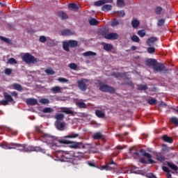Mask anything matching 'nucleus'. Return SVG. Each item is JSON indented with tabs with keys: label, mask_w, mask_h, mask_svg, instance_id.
Instances as JSON below:
<instances>
[{
	"label": "nucleus",
	"mask_w": 178,
	"mask_h": 178,
	"mask_svg": "<svg viewBox=\"0 0 178 178\" xmlns=\"http://www.w3.org/2000/svg\"><path fill=\"white\" fill-rule=\"evenodd\" d=\"M52 140V144L58 147V144H70V148H74V149H81L84 148V145L81 142H73L66 139H58L57 138H51Z\"/></svg>",
	"instance_id": "obj_1"
},
{
	"label": "nucleus",
	"mask_w": 178,
	"mask_h": 178,
	"mask_svg": "<svg viewBox=\"0 0 178 178\" xmlns=\"http://www.w3.org/2000/svg\"><path fill=\"white\" fill-rule=\"evenodd\" d=\"M79 45L77 40H65L63 42V49L66 52H70V48H76Z\"/></svg>",
	"instance_id": "obj_2"
},
{
	"label": "nucleus",
	"mask_w": 178,
	"mask_h": 178,
	"mask_svg": "<svg viewBox=\"0 0 178 178\" xmlns=\"http://www.w3.org/2000/svg\"><path fill=\"white\" fill-rule=\"evenodd\" d=\"M22 60L23 62H25V63H27L28 65H31L34 63H38V62H40V59L34 57V56L31 55L30 53H26L22 56Z\"/></svg>",
	"instance_id": "obj_3"
},
{
	"label": "nucleus",
	"mask_w": 178,
	"mask_h": 178,
	"mask_svg": "<svg viewBox=\"0 0 178 178\" xmlns=\"http://www.w3.org/2000/svg\"><path fill=\"white\" fill-rule=\"evenodd\" d=\"M42 152V154H45L47 152V150L45 149H42L40 146L34 147L33 145L27 146L26 145L25 147V152Z\"/></svg>",
	"instance_id": "obj_4"
},
{
	"label": "nucleus",
	"mask_w": 178,
	"mask_h": 178,
	"mask_svg": "<svg viewBox=\"0 0 178 178\" xmlns=\"http://www.w3.org/2000/svg\"><path fill=\"white\" fill-rule=\"evenodd\" d=\"M99 90L102 92H109V94H115V88L104 83L99 84Z\"/></svg>",
	"instance_id": "obj_5"
},
{
	"label": "nucleus",
	"mask_w": 178,
	"mask_h": 178,
	"mask_svg": "<svg viewBox=\"0 0 178 178\" xmlns=\"http://www.w3.org/2000/svg\"><path fill=\"white\" fill-rule=\"evenodd\" d=\"M153 70L154 72H160V73H168L169 72V69L165 67V65L163 63H156L154 67H153Z\"/></svg>",
	"instance_id": "obj_6"
},
{
	"label": "nucleus",
	"mask_w": 178,
	"mask_h": 178,
	"mask_svg": "<svg viewBox=\"0 0 178 178\" xmlns=\"http://www.w3.org/2000/svg\"><path fill=\"white\" fill-rule=\"evenodd\" d=\"M140 154H142V155L143 156H146V158H147V161H148L149 163H150V164L156 163V162L152 159V155H151V154L147 153V152L143 149H140Z\"/></svg>",
	"instance_id": "obj_7"
},
{
	"label": "nucleus",
	"mask_w": 178,
	"mask_h": 178,
	"mask_svg": "<svg viewBox=\"0 0 178 178\" xmlns=\"http://www.w3.org/2000/svg\"><path fill=\"white\" fill-rule=\"evenodd\" d=\"M87 79H83L77 81L78 87L81 91H86L87 90Z\"/></svg>",
	"instance_id": "obj_8"
},
{
	"label": "nucleus",
	"mask_w": 178,
	"mask_h": 178,
	"mask_svg": "<svg viewBox=\"0 0 178 178\" xmlns=\"http://www.w3.org/2000/svg\"><path fill=\"white\" fill-rule=\"evenodd\" d=\"M103 35L106 40H118L119 38V34L116 33H111L107 35L103 33Z\"/></svg>",
	"instance_id": "obj_9"
},
{
	"label": "nucleus",
	"mask_w": 178,
	"mask_h": 178,
	"mask_svg": "<svg viewBox=\"0 0 178 178\" xmlns=\"http://www.w3.org/2000/svg\"><path fill=\"white\" fill-rule=\"evenodd\" d=\"M60 111L63 112V113H66V115H72V116H74V111L72 110V108L62 107L60 108Z\"/></svg>",
	"instance_id": "obj_10"
},
{
	"label": "nucleus",
	"mask_w": 178,
	"mask_h": 178,
	"mask_svg": "<svg viewBox=\"0 0 178 178\" xmlns=\"http://www.w3.org/2000/svg\"><path fill=\"white\" fill-rule=\"evenodd\" d=\"M156 41H158L157 37H151L147 39L146 44L148 47H152L155 45V42H156Z\"/></svg>",
	"instance_id": "obj_11"
},
{
	"label": "nucleus",
	"mask_w": 178,
	"mask_h": 178,
	"mask_svg": "<svg viewBox=\"0 0 178 178\" xmlns=\"http://www.w3.org/2000/svg\"><path fill=\"white\" fill-rule=\"evenodd\" d=\"M111 76L113 77H115V79H118V80H120L121 79H123L124 77H126V73L122 72H113L111 74Z\"/></svg>",
	"instance_id": "obj_12"
},
{
	"label": "nucleus",
	"mask_w": 178,
	"mask_h": 178,
	"mask_svg": "<svg viewBox=\"0 0 178 178\" xmlns=\"http://www.w3.org/2000/svg\"><path fill=\"white\" fill-rule=\"evenodd\" d=\"M156 159V161H159V162L163 163L165 162L166 157L162 154V153L159 152L155 154Z\"/></svg>",
	"instance_id": "obj_13"
},
{
	"label": "nucleus",
	"mask_w": 178,
	"mask_h": 178,
	"mask_svg": "<svg viewBox=\"0 0 178 178\" xmlns=\"http://www.w3.org/2000/svg\"><path fill=\"white\" fill-rule=\"evenodd\" d=\"M158 63V61L154 58H148L146 60L147 66H152L155 67V65Z\"/></svg>",
	"instance_id": "obj_14"
},
{
	"label": "nucleus",
	"mask_w": 178,
	"mask_h": 178,
	"mask_svg": "<svg viewBox=\"0 0 178 178\" xmlns=\"http://www.w3.org/2000/svg\"><path fill=\"white\" fill-rule=\"evenodd\" d=\"M38 103V102L37 101V99L34 98H28L26 100V104L30 105L31 106H34L37 105Z\"/></svg>",
	"instance_id": "obj_15"
},
{
	"label": "nucleus",
	"mask_w": 178,
	"mask_h": 178,
	"mask_svg": "<svg viewBox=\"0 0 178 178\" xmlns=\"http://www.w3.org/2000/svg\"><path fill=\"white\" fill-rule=\"evenodd\" d=\"M65 122H60V121H56L55 126L58 130L60 131H63V129H65Z\"/></svg>",
	"instance_id": "obj_16"
},
{
	"label": "nucleus",
	"mask_w": 178,
	"mask_h": 178,
	"mask_svg": "<svg viewBox=\"0 0 178 178\" xmlns=\"http://www.w3.org/2000/svg\"><path fill=\"white\" fill-rule=\"evenodd\" d=\"M75 105L79 109H87V104L84 103V102H80V101L76 102Z\"/></svg>",
	"instance_id": "obj_17"
},
{
	"label": "nucleus",
	"mask_w": 178,
	"mask_h": 178,
	"mask_svg": "<svg viewBox=\"0 0 178 178\" xmlns=\"http://www.w3.org/2000/svg\"><path fill=\"white\" fill-rule=\"evenodd\" d=\"M15 149L21 152H26V144L17 143Z\"/></svg>",
	"instance_id": "obj_18"
},
{
	"label": "nucleus",
	"mask_w": 178,
	"mask_h": 178,
	"mask_svg": "<svg viewBox=\"0 0 178 178\" xmlns=\"http://www.w3.org/2000/svg\"><path fill=\"white\" fill-rule=\"evenodd\" d=\"M57 15L58 17L60 18L61 20H66V19H68L69 16H67V14L63 11H58L57 13Z\"/></svg>",
	"instance_id": "obj_19"
},
{
	"label": "nucleus",
	"mask_w": 178,
	"mask_h": 178,
	"mask_svg": "<svg viewBox=\"0 0 178 178\" xmlns=\"http://www.w3.org/2000/svg\"><path fill=\"white\" fill-rule=\"evenodd\" d=\"M103 48L104 51H106V52H111V51L113 49V45L109 43H105Z\"/></svg>",
	"instance_id": "obj_20"
},
{
	"label": "nucleus",
	"mask_w": 178,
	"mask_h": 178,
	"mask_svg": "<svg viewBox=\"0 0 178 178\" xmlns=\"http://www.w3.org/2000/svg\"><path fill=\"white\" fill-rule=\"evenodd\" d=\"M162 139L165 143H169L170 144H173V138L169 137L168 135H163Z\"/></svg>",
	"instance_id": "obj_21"
},
{
	"label": "nucleus",
	"mask_w": 178,
	"mask_h": 178,
	"mask_svg": "<svg viewBox=\"0 0 178 178\" xmlns=\"http://www.w3.org/2000/svg\"><path fill=\"white\" fill-rule=\"evenodd\" d=\"M50 90L53 94H59V92H61L62 91V88L60 86H54L52 87Z\"/></svg>",
	"instance_id": "obj_22"
},
{
	"label": "nucleus",
	"mask_w": 178,
	"mask_h": 178,
	"mask_svg": "<svg viewBox=\"0 0 178 178\" xmlns=\"http://www.w3.org/2000/svg\"><path fill=\"white\" fill-rule=\"evenodd\" d=\"M101 138H104V135L101 132H96L92 135L93 140H101Z\"/></svg>",
	"instance_id": "obj_23"
},
{
	"label": "nucleus",
	"mask_w": 178,
	"mask_h": 178,
	"mask_svg": "<svg viewBox=\"0 0 178 178\" xmlns=\"http://www.w3.org/2000/svg\"><path fill=\"white\" fill-rule=\"evenodd\" d=\"M167 165H168V168L172 169V170H174L175 172H177L178 167H177V165H175V163L168 161Z\"/></svg>",
	"instance_id": "obj_24"
},
{
	"label": "nucleus",
	"mask_w": 178,
	"mask_h": 178,
	"mask_svg": "<svg viewBox=\"0 0 178 178\" xmlns=\"http://www.w3.org/2000/svg\"><path fill=\"white\" fill-rule=\"evenodd\" d=\"M62 35H74V32L70 29H64L61 31Z\"/></svg>",
	"instance_id": "obj_25"
},
{
	"label": "nucleus",
	"mask_w": 178,
	"mask_h": 178,
	"mask_svg": "<svg viewBox=\"0 0 178 178\" xmlns=\"http://www.w3.org/2000/svg\"><path fill=\"white\" fill-rule=\"evenodd\" d=\"M88 22L90 26H98L99 24V21L97 20L95 18H90Z\"/></svg>",
	"instance_id": "obj_26"
},
{
	"label": "nucleus",
	"mask_w": 178,
	"mask_h": 178,
	"mask_svg": "<svg viewBox=\"0 0 178 178\" xmlns=\"http://www.w3.org/2000/svg\"><path fill=\"white\" fill-rule=\"evenodd\" d=\"M79 134H76L74 132H71L68 135L65 136L64 138H77L79 137Z\"/></svg>",
	"instance_id": "obj_27"
},
{
	"label": "nucleus",
	"mask_w": 178,
	"mask_h": 178,
	"mask_svg": "<svg viewBox=\"0 0 178 178\" xmlns=\"http://www.w3.org/2000/svg\"><path fill=\"white\" fill-rule=\"evenodd\" d=\"M102 12H109L112 10V6L111 4H106L102 7Z\"/></svg>",
	"instance_id": "obj_28"
},
{
	"label": "nucleus",
	"mask_w": 178,
	"mask_h": 178,
	"mask_svg": "<svg viewBox=\"0 0 178 178\" xmlns=\"http://www.w3.org/2000/svg\"><path fill=\"white\" fill-rule=\"evenodd\" d=\"M95 115L100 119H104V118H105V113L102 112L101 110H96Z\"/></svg>",
	"instance_id": "obj_29"
},
{
	"label": "nucleus",
	"mask_w": 178,
	"mask_h": 178,
	"mask_svg": "<svg viewBox=\"0 0 178 178\" xmlns=\"http://www.w3.org/2000/svg\"><path fill=\"white\" fill-rule=\"evenodd\" d=\"M12 87L13 88V90H17V91H23V87H22V85L19 84V83H13L12 85Z\"/></svg>",
	"instance_id": "obj_30"
},
{
	"label": "nucleus",
	"mask_w": 178,
	"mask_h": 178,
	"mask_svg": "<svg viewBox=\"0 0 178 178\" xmlns=\"http://www.w3.org/2000/svg\"><path fill=\"white\" fill-rule=\"evenodd\" d=\"M129 152L132 156H139L140 153L136 150V147L129 149Z\"/></svg>",
	"instance_id": "obj_31"
},
{
	"label": "nucleus",
	"mask_w": 178,
	"mask_h": 178,
	"mask_svg": "<svg viewBox=\"0 0 178 178\" xmlns=\"http://www.w3.org/2000/svg\"><path fill=\"white\" fill-rule=\"evenodd\" d=\"M3 96L5 99L8 102H13V97H12V95H9L8 92H4Z\"/></svg>",
	"instance_id": "obj_32"
},
{
	"label": "nucleus",
	"mask_w": 178,
	"mask_h": 178,
	"mask_svg": "<svg viewBox=\"0 0 178 178\" xmlns=\"http://www.w3.org/2000/svg\"><path fill=\"white\" fill-rule=\"evenodd\" d=\"M107 165H108V166L111 168L108 170H113L116 169L118 166V164H116V163H115V161H111V162L108 163Z\"/></svg>",
	"instance_id": "obj_33"
},
{
	"label": "nucleus",
	"mask_w": 178,
	"mask_h": 178,
	"mask_svg": "<svg viewBox=\"0 0 178 178\" xmlns=\"http://www.w3.org/2000/svg\"><path fill=\"white\" fill-rule=\"evenodd\" d=\"M131 26L132 27H134V29H137V27H138V26H140V21L138 19H133L131 21Z\"/></svg>",
	"instance_id": "obj_34"
},
{
	"label": "nucleus",
	"mask_w": 178,
	"mask_h": 178,
	"mask_svg": "<svg viewBox=\"0 0 178 178\" xmlns=\"http://www.w3.org/2000/svg\"><path fill=\"white\" fill-rule=\"evenodd\" d=\"M0 40L1 41H3L4 42H6V44H8L9 45H12V40H10L8 38H5L3 36H0Z\"/></svg>",
	"instance_id": "obj_35"
},
{
	"label": "nucleus",
	"mask_w": 178,
	"mask_h": 178,
	"mask_svg": "<svg viewBox=\"0 0 178 178\" xmlns=\"http://www.w3.org/2000/svg\"><path fill=\"white\" fill-rule=\"evenodd\" d=\"M42 112L43 113H52V112H54V108L50 107H45L42 109Z\"/></svg>",
	"instance_id": "obj_36"
},
{
	"label": "nucleus",
	"mask_w": 178,
	"mask_h": 178,
	"mask_svg": "<svg viewBox=\"0 0 178 178\" xmlns=\"http://www.w3.org/2000/svg\"><path fill=\"white\" fill-rule=\"evenodd\" d=\"M17 145V143H8L7 145V149H16V147Z\"/></svg>",
	"instance_id": "obj_37"
},
{
	"label": "nucleus",
	"mask_w": 178,
	"mask_h": 178,
	"mask_svg": "<svg viewBox=\"0 0 178 178\" xmlns=\"http://www.w3.org/2000/svg\"><path fill=\"white\" fill-rule=\"evenodd\" d=\"M83 56H97V53L88 51L83 53Z\"/></svg>",
	"instance_id": "obj_38"
},
{
	"label": "nucleus",
	"mask_w": 178,
	"mask_h": 178,
	"mask_svg": "<svg viewBox=\"0 0 178 178\" xmlns=\"http://www.w3.org/2000/svg\"><path fill=\"white\" fill-rule=\"evenodd\" d=\"M68 8L69 9H72V10H77V9H79V6L74 3H70Z\"/></svg>",
	"instance_id": "obj_39"
},
{
	"label": "nucleus",
	"mask_w": 178,
	"mask_h": 178,
	"mask_svg": "<svg viewBox=\"0 0 178 178\" xmlns=\"http://www.w3.org/2000/svg\"><path fill=\"white\" fill-rule=\"evenodd\" d=\"M56 122H60V120H63L65 119V115L63 113H58L56 115Z\"/></svg>",
	"instance_id": "obj_40"
},
{
	"label": "nucleus",
	"mask_w": 178,
	"mask_h": 178,
	"mask_svg": "<svg viewBox=\"0 0 178 178\" xmlns=\"http://www.w3.org/2000/svg\"><path fill=\"white\" fill-rule=\"evenodd\" d=\"M163 10V8H162V7L161 6H157L154 8V12L156 15H161Z\"/></svg>",
	"instance_id": "obj_41"
},
{
	"label": "nucleus",
	"mask_w": 178,
	"mask_h": 178,
	"mask_svg": "<svg viewBox=\"0 0 178 178\" xmlns=\"http://www.w3.org/2000/svg\"><path fill=\"white\" fill-rule=\"evenodd\" d=\"M68 67L70 69H72V70H77L79 69V67L77 66V64L74 63H71L69 64Z\"/></svg>",
	"instance_id": "obj_42"
},
{
	"label": "nucleus",
	"mask_w": 178,
	"mask_h": 178,
	"mask_svg": "<svg viewBox=\"0 0 178 178\" xmlns=\"http://www.w3.org/2000/svg\"><path fill=\"white\" fill-rule=\"evenodd\" d=\"M97 168L100 170H109L111 168V167H110L109 165H108V163H106L105 165H102L100 168Z\"/></svg>",
	"instance_id": "obj_43"
},
{
	"label": "nucleus",
	"mask_w": 178,
	"mask_h": 178,
	"mask_svg": "<svg viewBox=\"0 0 178 178\" xmlns=\"http://www.w3.org/2000/svg\"><path fill=\"white\" fill-rule=\"evenodd\" d=\"M148 89V86L147 85H138V90L140 91H145V90Z\"/></svg>",
	"instance_id": "obj_44"
},
{
	"label": "nucleus",
	"mask_w": 178,
	"mask_h": 178,
	"mask_svg": "<svg viewBox=\"0 0 178 178\" xmlns=\"http://www.w3.org/2000/svg\"><path fill=\"white\" fill-rule=\"evenodd\" d=\"M105 5V0H99L95 2V6H102Z\"/></svg>",
	"instance_id": "obj_45"
},
{
	"label": "nucleus",
	"mask_w": 178,
	"mask_h": 178,
	"mask_svg": "<svg viewBox=\"0 0 178 178\" xmlns=\"http://www.w3.org/2000/svg\"><path fill=\"white\" fill-rule=\"evenodd\" d=\"M171 123H173L175 126H178V118L176 117H172L170 120Z\"/></svg>",
	"instance_id": "obj_46"
},
{
	"label": "nucleus",
	"mask_w": 178,
	"mask_h": 178,
	"mask_svg": "<svg viewBox=\"0 0 178 178\" xmlns=\"http://www.w3.org/2000/svg\"><path fill=\"white\" fill-rule=\"evenodd\" d=\"M131 41L134 42H140V38L137 35H133L131 38Z\"/></svg>",
	"instance_id": "obj_47"
},
{
	"label": "nucleus",
	"mask_w": 178,
	"mask_h": 178,
	"mask_svg": "<svg viewBox=\"0 0 178 178\" xmlns=\"http://www.w3.org/2000/svg\"><path fill=\"white\" fill-rule=\"evenodd\" d=\"M137 34L139 35V37L143 38V37H145V30L138 31Z\"/></svg>",
	"instance_id": "obj_48"
},
{
	"label": "nucleus",
	"mask_w": 178,
	"mask_h": 178,
	"mask_svg": "<svg viewBox=\"0 0 178 178\" xmlns=\"http://www.w3.org/2000/svg\"><path fill=\"white\" fill-rule=\"evenodd\" d=\"M117 6L118 8H123L124 6V0H117Z\"/></svg>",
	"instance_id": "obj_49"
},
{
	"label": "nucleus",
	"mask_w": 178,
	"mask_h": 178,
	"mask_svg": "<svg viewBox=\"0 0 178 178\" xmlns=\"http://www.w3.org/2000/svg\"><path fill=\"white\" fill-rule=\"evenodd\" d=\"M40 104L42 105H47V104H49V99L47 98H42L40 100Z\"/></svg>",
	"instance_id": "obj_50"
},
{
	"label": "nucleus",
	"mask_w": 178,
	"mask_h": 178,
	"mask_svg": "<svg viewBox=\"0 0 178 178\" xmlns=\"http://www.w3.org/2000/svg\"><path fill=\"white\" fill-rule=\"evenodd\" d=\"M148 104H149V105H156V104H158V102L156 101V99L152 98V99H149V100H147Z\"/></svg>",
	"instance_id": "obj_51"
},
{
	"label": "nucleus",
	"mask_w": 178,
	"mask_h": 178,
	"mask_svg": "<svg viewBox=\"0 0 178 178\" xmlns=\"http://www.w3.org/2000/svg\"><path fill=\"white\" fill-rule=\"evenodd\" d=\"M7 63H9L10 65H16V63H17V61L15 58H10L8 60Z\"/></svg>",
	"instance_id": "obj_52"
},
{
	"label": "nucleus",
	"mask_w": 178,
	"mask_h": 178,
	"mask_svg": "<svg viewBox=\"0 0 178 178\" xmlns=\"http://www.w3.org/2000/svg\"><path fill=\"white\" fill-rule=\"evenodd\" d=\"M147 51L148 54H154L155 52V47L149 46V47H147Z\"/></svg>",
	"instance_id": "obj_53"
},
{
	"label": "nucleus",
	"mask_w": 178,
	"mask_h": 178,
	"mask_svg": "<svg viewBox=\"0 0 178 178\" xmlns=\"http://www.w3.org/2000/svg\"><path fill=\"white\" fill-rule=\"evenodd\" d=\"M164 24H165V19H159L157 22V26H159V27H162V26H163Z\"/></svg>",
	"instance_id": "obj_54"
},
{
	"label": "nucleus",
	"mask_w": 178,
	"mask_h": 178,
	"mask_svg": "<svg viewBox=\"0 0 178 178\" xmlns=\"http://www.w3.org/2000/svg\"><path fill=\"white\" fill-rule=\"evenodd\" d=\"M5 74L7 76H10V74L12 73V69L10 68H6L4 70Z\"/></svg>",
	"instance_id": "obj_55"
},
{
	"label": "nucleus",
	"mask_w": 178,
	"mask_h": 178,
	"mask_svg": "<svg viewBox=\"0 0 178 178\" xmlns=\"http://www.w3.org/2000/svg\"><path fill=\"white\" fill-rule=\"evenodd\" d=\"M122 86H129V87H134V83H133V81H129L128 82L122 83Z\"/></svg>",
	"instance_id": "obj_56"
},
{
	"label": "nucleus",
	"mask_w": 178,
	"mask_h": 178,
	"mask_svg": "<svg viewBox=\"0 0 178 178\" xmlns=\"http://www.w3.org/2000/svg\"><path fill=\"white\" fill-rule=\"evenodd\" d=\"M58 81H59L60 83H67V81H69V80H67L65 78L60 77L58 79Z\"/></svg>",
	"instance_id": "obj_57"
},
{
	"label": "nucleus",
	"mask_w": 178,
	"mask_h": 178,
	"mask_svg": "<svg viewBox=\"0 0 178 178\" xmlns=\"http://www.w3.org/2000/svg\"><path fill=\"white\" fill-rule=\"evenodd\" d=\"M162 169L163 170V172H165V173H171L172 171L170 170H169V168L166 166H163Z\"/></svg>",
	"instance_id": "obj_58"
},
{
	"label": "nucleus",
	"mask_w": 178,
	"mask_h": 178,
	"mask_svg": "<svg viewBox=\"0 0 178 178\" xmlns=\"http://www.w3.org/2000/svg\"><path fill=\"white\" fill-rule=\"evenodd\" d=\"M40 42H47V38L44 35H42L40 37L39 39Z\"/></svg>",
	"instance_id": "obj_59"
},
{
	"label": "nucleus",
	"mask_w": 178,
	"mask_h": 178,
	"mask_svg": "<svg viewBox=\"0 0 178 178\" xmlns=\"http://www.w3.org/2000/svg\"><path fill=\"white\" fill-rule=\"evenodd\" d=\"M112 27H115V26H119V21L114 19L111 23Z\"/></svg>",
	"instance_id": "obj_60"
},
{
	"label": "nucleus",
	"mask_w": 178,
	"mask_h": 178,
	"mask_svg": "<svg viewBox=\"0 0 178 178\" xmlns=\"http://www.w3.org/2000/svg\"><path fill=\"white\" fill-rule=\"evenodd\" d=\"M46 73L47 74H55V71H54V70H50V69H48V70H46Z\"/></svg>",
	"instance_id": "obj_61"
},
{
	"label": "nucleus",
	"mask_w": 178,
	"mask_h": 178,
	"mask_svg": "<svg viewBox=\"0 0 178 178\" xmlns=\"http://www.w3.org/2000/svg\"><path fill=\"white\" fill-rule=\"evenodd\" d=\"M35 130L36 133H42V131L38 126L35 127Z\"/></svg>",
	"instance_id": "obj_62"
},
{
	"label": "nucleus",
	"mask_w": 178,
	"mask_h": 178,
	"mask_svg": "<svg viewBox=\"0 0 178 178\" xmlns=\"http://www.w3.org/2000/svg\"><path fill=\"white\" fill-rule=\"evenodd\" d=\"M139 162H140V163H145V164L148 163V161H147V160L145 158H141L139 160Z\"/></svg>",
	"instance_id": "obj_63"
},
{
	"label": "nucleus",
	"mask_w": 178,
	"mask_h": 178,
	"mask_svg": "<svg viewBox=\"0 0 178 178\" xmlns=\"http://www.w3.org/2000/svg\"><path fill=\"white\" fill-rule=\"evenodd\" d=\"M147 177L148 178H157L152 172L147 174Z\"/></svg>",
	"instance_id": "obj_64"
}]
</instances>
